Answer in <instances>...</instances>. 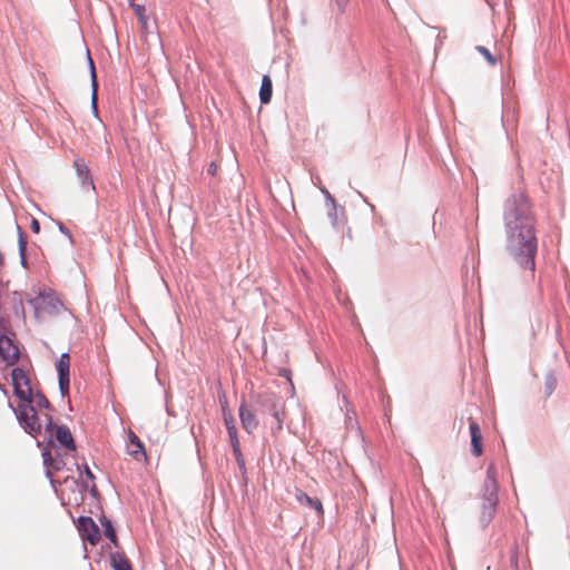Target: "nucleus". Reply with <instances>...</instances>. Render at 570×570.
Returning <instances> with one entry per match:
<instances>
[{
    "label": "nucleus",
    "mask_w": 570,
    "mask_h": 570,
    "mask_svg": "<svg viewBox=\"0 0 570 570\" xmlns=\"http://www.w3.org/2000/svg\"><path fill=\"white\" fill-rule=\"evenodd\" d=\"M505 249L513 264L533 276L537 238L528 196L519 190L504 203Z\"/></svg>",
    "instance_id": "obj_1"
},
{
    "label": "nucleus",
    "mask_w": 570,
    "mask_h": 570,
    "mask_svg": "<svg viewBox=\"0 0 570 570\" xmlns=\"http://www.w3.org/2000/svg\"><path fill=\"white\" fill-rule=\"evenodd\" d=\"M30 403L27 402L19 407L18 417L23 429L35 436L40 434L42 429L52 435L53 424L51 416L48 413L38 414Z\"/></svg>",
    "instance_id": "obj_2"
},
{
    "label": "nucleus",
    "mask_w": 570,
    "mask_h": 570,
    "mask_svg": "<svg viewBox=\"0 0 570 570\" xmlns=\"http://www.w3.org/2000/svg\"><path fill=\"white\" fill-rule=\"evenodd\" d=\"M28 302L35 308L37 317L58 314L62 308L61 301L51 289L39 291L37 295L29 298Z\"/></svg>",
    "instance_id": "obj_3"
},
{
    "label": "nucleus",
    "mask_w": 570,
    "mask_h": 570,
    "mask_svg": "<svg viewBox=\"0 0 570 570\" xmlns=\"http://www.w3.org/2000/svg\"><path fill=\"white\" fill-rule=\"evenodd\" d=\"M14 395L21 401L31 402L32 390L24 370L16 367L11 372Z\"/></svg>",
    "instance_id": "obj_4"
},
{
    "label": "nucleus",
    "mask_w": 570,
    "mask_h": 570,
    "mask_svg": "<svg viewBox=\"0 0 570 570\" xmlns=\"http://www.w3.org/2000/svg\"><path fill=\"white\" fill-rule=\"evenodd\" d=\"M56 368L58 372L60 392L62 396H67L69 394L70 384V356L68 353L60 355Z\"/></svg>",
    "instance_id": "obj_5"
},
{
    "label": "nucleus",
    "mask_w": 570,
    "mask_h": 570,
    "mask_svg": "<svg viewBox=\"0 0 570 570\" xmlns=\"http://www.w3.org/2000/svg\"><path fill=\"white\" fill-rule=\"evenodd\" d=\"M0 356L8 365H13L19 360L18 346L6 335L0 336Z\"/></svg>",
    "instance_id": "obj_6"
},
{
    "label": "nucleus",
    "mask_w": 570,
    "mask_h": 570,
    "mask_svg": "<svg viewBox=\"0 0 570 570\" xmlns=\"http://www.w3.org/2000/svg\"><path fill=\"white\" fill-rule=\"evenodd\" d=\"M79 532L83 540L96 544L100 540V530L91 518L79 519Z\"/></svg>",
    "instance_id": "obj_7"
},
{
    "label": "nucleus",
    "mask_w": 570,
    "mask_h": 570,
    "mask_svg": "<svg viewBox=\"0 0 570 570\" xmlns=\"http://www.w3.org/2000/svg\"><path fill=\"white\" fill-rule=\"evenodd\" d=\"M239 419L243 429L248 433H253L258 426V420L255 411L248 407L245 403H242L239 406Z\"/></svg>",
    "instance_id": "obj_8"
},
{
    "label": "nucleus",
    "mask_w": 570,
    "mask_h": 570,
    "mask_svg": "<svg viewBox=\"0 0 570 570\" xmlns=\"http://www.w3.org/2000/svg\"><path fill=\"white\" fill-rule=\"evenodd\" d=\"M128 444H127V451L129 455H131L135 460L141 461L146 459V451L144 448V444L139 440V438L136 435L135 432L129 430L128 432Z\"/></svg>",
    "instance_id": "obj_9"
},
{
    "label": "nucleus",
    "mask_w": 570,
    "mask_h": 570,
    "mask_svg": "<svg viewBox=\"0 0 570 570\" xmlns=\"http://www.w3.org/2000/svg\"><path fill=\"white\" fill-rule=\"evenodd\" d=\"M498 503L497 493H489L485 498L482 508H481V517L480 520L483 524H488L495 514V508Z\"/></svg>",
    "instance_id": "obj_10"
},
{
    "label": "nucleus",
    "mask_w": 570,
    "mask_h": 570,
    "mask_svg": "<svg viewBox=\"0 0 570 570\" xmlns=\"http://www.w3.org/2000/svg\"><path fill=\"white\" fill-rule=\"evenodd\" d=\"M263 403L268 406V411L273 416L272 429L277 431L282 430L283 424V411L277 406L273 396L267 395L263 399Z\"/></svg>",
    "instance_id": "obj_11"
},
{
    "label": "nucleus",
    "mask_w": 570,
    "mask_h": 570,
    "mask_svg": "<svg viewBox=\"0 0 570 570\" xmlns=\"http://www.w3.org/2000/svg\"><path fill=\"white\" fill-rule=\"evenodd\" d=\"M470 420V434H471V448L472 453L475 456H480L482 454V433L479 424L473 421L471 417Z\"/></svg>",
    "instance_id": "obj_12"
},
{
    "label": "nucleus",
    "mask_w": 570,
    "mask_h": 570,
    "mask_svg": "<svg viewBox=\"0 0 570 570\" xmlns=\"http://www.w3.org/2000/svg\"><path fill=\"white\" fill-rule=\"evenodd\" d=\"M55 438L62 448L70 451L76 450L71 432L66 425H60L55 429Z\"/></svg>",
    "instance_id": "obj_13"
},
{
    "label": "nucleus",
    "mask_w": 570,
    "mask_h": 570,
    "mask_svg": "<svg viewBox=\"0 0 570 570\" xmlns=\"http://www.w3.org/2000/svg\"><path fill=\"white\" fill-rule=\"evenodd\" d=\"M73 167L76 169V173H77L79 179L81 180V184L83 186L90 185L94 188V183L90 177V171H89V168H88L87 164L85 163V160L81 158H76L73 161Z\"/></svg>",
    "instance_id": "obj_14"
},
{
    "label": "nucleus",
    "mask_w": 570,
    "mask_h": 570,
    "mask_svg": "<svg viewBox=\"0 0 570 570\" xmlns=\"http://www.w3.org/2000/svg\"><path fill=\"white\" fill-rule=\"evenodd\" d=\"M130 7L134 9L135 14L140 23V30L142 37H147L149 33V24H148V16L146 13V8L142 4H138L135 2H130Z\"/></svg>",
    "instance_id": "obj_15"
},
{
    "label": "nucleus",
    "mask_w": 570,
    "mask_h": 570,
    "mask_svg": "<svg viewBox=\"0 0 570 570\" xmlns=\"http://www.w3.org/2000/svg\"><path fill=\"white\" fill-rule=\"evenodd\" d=\"M273 92V83L269 76L265 75L262 79V85L259 89V99L261 102L266 105L271 101Z\"/></svg>",
    "instance_id": "obj_16"
},
{
    "label": "nucleus",
    "mask_w": 570,
    "mask_h": 570,
    "mask_svg": "<svg viewBox=\"0 0 570 570\" xmlns=\"http://www.w3.org/2000/svg\"><path fill=\"white\" fill-rule=\"evenodd\" d=\"M296 499L301 504L315 509L320 515L323 514V505L320 500L313 499L304 492H298Z\"/></svg>",
    "instance_id": "obj_17"
},
{
    "label": "nucleus",
    "mask_w": 570,
    "mask_h": 570,
    "mask_svg": "<svg viewBox=\"0 0 570 570\" xmlns=\"http://www.w3.org/2000/svg\"><path fill=\"white\" fill-rule=\"evenodd\" d=\"M485 487H487V491L489 493H491V492L497 493V490H498L497 469L493 463L489 464V466L487 469Z\"/></svg>",
    "instance_id": "obj_18"
},
{
    "label": "nucleus",
    "mask_w": 570,
    "mask_h": 570,
    "mask_svg": "<svg viewBox=\"0 0 570 570\" xmlns=\"http://www.w3.org/2000/svg\"><path fill=\"white\" fill-rule=\"evenodd\" d=\"M558 384L557 377L552 373H548L543 379V394L549 397L554 392Z\"/></svg>",
    "instance_id": "obj_19"
},
{
    "label": "nucleus",
    "mask_w": 570,
    "mask_h": 570,
    "mask_svg": "<svg viewBox=\"0 0 570 570\" xmlns=\"http://www.w3.org/2000/svg\"><path fill=\"white\" fill-rule=\"evenodd\" d=\"M323 194L325 195L328 204L331 205V210L328 213V215L331 216L332 218V223L334 226H336V219H337V215H336V203H335V199L334 197L330 194V191L327 189H322Z\"/></svg>",
    "instance_id": "obj_20"
},
{
    "label": "nucleus",
    "mask_w": 570,
    "mask_h": 570,
    "mask_svg": "<svg viewBox=\"0 0 570 570\" xmlns=\"http://www.w3.org/2000/svg\"><path fill=\"white\" fill-rule=\"evenodd\" d=\"M112 566L115 570H132L129 561L122 557H114Z\"/></svg>",
    "instance_id": "obj_21"
},
{
    "label": "nucleus",
    "mask_w": 570,
    "mask_h": 570,
    "mask_svg": "<svg viewBox=\"0 0 570 570\" xmlns=\"http://www.w3.org/2000/svg\"><path fill=\"white\" fill-rule=\"evenodd\" d=\"M89 62H90V68H91L92 105H94V107L96 108V104H97V88H98V83H97V78H96V71H95L94 61L91 60V58H89Z\"/></svg>",
    "instance_id": "obj_22"
},
{
    "label": "nucleus",
    "mask_w": 570,
    "mask_h": 570,
    "mask_svg": "<svg viewBox=\"0 0 570 570\" xmlns=\"http://www.w3.org/2000/svg\"><path fill=\"white\" fill-rule=\"evenodd\" d=\"M45 464L48 466V474H50V470L53 469L58 471L60 469V462L53 460L49 452H43Z\"/></svg>",
    "instance_id": "obj_23"
},
{
    "label": "nucleus",
    "mask_w": 570,
    "mask_h": 570,
    "mask_svg": "<svg viewBox=\"0 0 570 570\" xmlns=\"http://www.w3.org/2000/svg\"><path fill=\"white\" fill-rule=\"evenodd\" d=\"M104 525V532H105V535L111 541V542H116V533H115V530L112 528V524L109 520H105V522L102 523Z\"/></svg>",
    "instance_id": "obj_24"
},
{
    "label": "nucleus",
    "mask_w": 570,
    "mask_h": 570,
    "mask_svg": "<svg viewBox=\"0 0 570 570\" xmlns=\"http://www.w3.org/2000/svg\"><path fill=\"white\" fill-rule=\"evenodd\" d=\"M476 50L485 58V60L491 66H494L497 63V59L493 57V55L485 47L478 46Z\"/></svg>",
    "instance_id": "obj_25"
},
{
    "label": "nucleus",
    "mask_w": 570,
    "mask_h": 570,
    "mask_svg": "<svg viewBox=\"0 0 570 570\" xmlns=\"http://www.w3.org/2000/svg\"><path fill=\"white\" fill-rule=\"evenodd\" d=\"M227 432H228V435H229V440H230L232 446L233 448L240 446V443H239V440H238V435H237L236 426H229V431H227Z\"/></svg>",
    "instance_id": "obj_26"
},
{
    "label": "nucleus",
    "mask_w": 570,
    "mask_h": 570,
    "mask_svg": "<svg viewBox=\"0 0 570 570\" xmlns=\"http://www.w3.org/2000/svg\"><path fill=\"white\" fill-rule=\"evenodd\" d=\"M26 246H27V242H26L23 235L20 234V237H19V250H20V255H21V264L24 267H27V262H26V257H24Z\"/></svg>",
    "instance_id": "obj_27"
},
{
    "label": "nucleus",
    "mask_w": 570,
    "mask_h": 570,
    "mask_svg": "<svg viewBox=\"0 0 570 570\" xmlns=\"http://www.w3.org/2000/svg\"><path fill=\"white\" fill-rule=\"evenodd\" d=\"M233 453L235 455L236 462L239 469H245V460L240 450V446L233 448Z\"/></svg>",
    "instance_id": "obj_28"
},
{
    "label": "nucleus",
    "mask_w": 570,
    "mask_h": 570,
    "mask_svg": "<svg viewBox=\"0 0 570 570\" xmlns=\"http://www.w3.org/2000/svg\"><path fill=\"white\" fill-rule=\"evenodd\" d=\"M31 402H36V404L39 406V407H45L47 409L49 406V401L47 400V397L42 394H37L35 397L31 396Z\"/></svg>",
    "instance_id": "obj_29"
},
{
    "label": "nucleus",
    "mask_w": 570,
    "mask_h": 570,
    "mask_svg": "<svg viewBox=\"0 0 570 570\" xmlns=\"http://www.w3.org/2000/svg\"><path fill=\"white\" fill-rule=\"evenodd\" d=\"M224 421L227 431H229V426H235V422L230 413L227 414L226 412H224Z\"/></svg>",
    "instance_id": "obj_30"
},
{
    "label": "nucleus",
    "mask_w": 570,
    "mask_h": 570,
    "mask_svg": "<svg viewBox=\"0 0 570 570\" xmlns=\"http://www.w3.org/2000/svg\"><path fill=\"white\" fill-rule=\"evenodd\" d=\"M30 228L33 233L38 234L40 232V223L36 218H32Z\"/></svg>",
    "instance_id": "obj_31"
},
{
    "label": "nucleus",
    "mask_w": 570,
    "mask_h": 570,
    "mask_svg": "<svg viewBox=\"0 0 570 570\" xmlns=\"http://www.w3.org/2000/svg\"><path fill=\"white\" fill-rule=\"evenodd\" d=\"M335 2H336V4H337V7H338V10H340L341 12H344L345 7H346V4H347L348 0H335Z\"/></svg>",
    "instance_id": "obj_32"
},
{
    "label": "nucleus",
    "mask_w": 570,
    "mask_h": 570,
    "mask_svg": "<svg viewBox=\"0 0 570 570\" xmlns=\"http://www.w3.org/2000/svg\"><path fill=\"white\" fill-rule=\"evenodd\" d=\"M216 171H217V165L215 163H212L209 166H208V173L210 175H216Z\"/></svg>",
    "instance_id": "obj_33"
},
{
    "label": "nucleus",
    "mask_w": 570,
    "mask_h": 570,
    "mask_svg": "<svg viewBox=\"0 0 570 570\" xmlns=\"http://www.w3.org/2000/svg\"><path fill=\"white\" fill-rule=\"evenodd\" d=\"M86 474H87L88 478L94 479V474H92V472L90 471L89 468H86Z\"/></svg>",
    "instance_id": "obj_34"
},
{
    "label": "nucleus",
    "mask_w": 570,
    "mask_h": 570,
    "mask_svg": "<svg viewBox=\"0 0 570 570\" xmlns=\"http://www.w3.org/2000/svg\"><path fill=\"white\" fill-rule=\"evenodd\" d=\"M3 262V257H2V254L0 253V265L2 264Z\"/></svg>",
    "instance_id": "obj_35"
},
{
    "label": "nucleus",
    "mask_w": 570,
    "mask_h": 570,
    "mask_svg": "<svg viewBox=\"0 0 570 570\" xmlns=\"http://www.w3.org/2000/svg\"><path fill=\"white\" fill-rule=\"evenodd\" d=\"M130 2H135V0H129V3H130Z\"/></svg>",
    "instance_id": "obj_36"
}]
</instances>
